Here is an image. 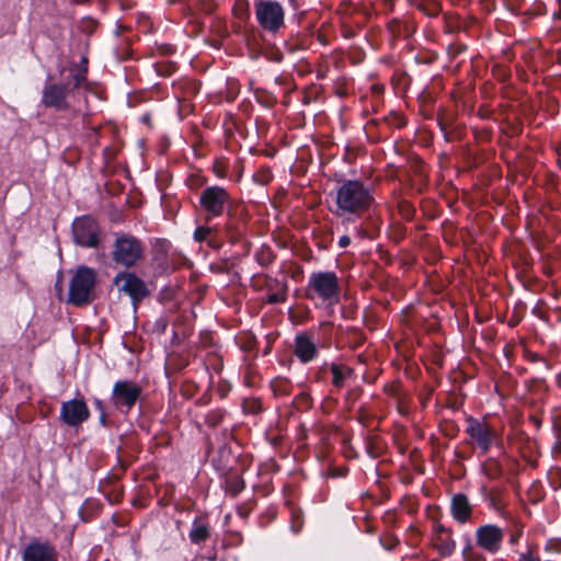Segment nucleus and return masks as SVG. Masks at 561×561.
Listing matches in <instances>:
<instances>
[{"mask_svg":"<svg viewBox=\"0 0 561 561\" xmlns=\"http://www.w3.org/2000/svg\"><path fill=\"white\" fill-rule=\"evenodd\" d=\"M371 202L369 191L362 183L348 181L336 190L330 210L339 217L359 215Z\"/></svg>","mask_w":561,"mask_h":561,"instance_id":"nucleus-1","label":"nucleus"},{"mask_svg":"<svg viewBox=\"0 0 561 561\" xmlns=\"http://www.w3.org/2000/svg\"><path fill=\"white\" fill-rule=\"evenodd\" d=\"M95 272L85 266L78 267L70 278L67 301L82 306L89 304L94 297Z\"/></svg>","mask_w":561,"mask_h":561,"instance_id":"nucleus-2","label":"nucleus"},{"mask_svg":"<svg viewBox=\"0 0 561 561\" xmlns=\"http://www.w3.org/2000/svg\"><path fill=\"white\" fill-rule=\"evenodd\" d=\"M307 296L312 300L319 299L328 305L335 304L340 297V286L335 274L332 272L311 274Z\"/></svg>","mask_w":561,"mask_h":561,"instance_id":"nucleus-3","label":"nucleus"},{"mask_svg":"<svg viewBox=\"0 0 561 561\" xmlns=\"http://www.w3.org/2000/svg\"><path fill=\"white\" fill-rule=\"evenodd\" d=\"M142 257V247L131 237L122 236L115 241L113 260L125 267L135 265Z\"/></svg>","mask_w":561,"mask_h":561,"instance_id":"nucleus-4","label":"nucleus"},{"mask_svg":"<svg viewBox=\"0 0 561 561\" xmlns=\"http://www.w3.org/2000/svg\"><path fill=\"white\" fill-rule=\"evenodd\" d=\"M255 14L260 25L270 32H276L284 24V10L278 2L271 0L256 2Z\"/></svg>","mask_w":561,"mask_h":561,"instance_id":"nucleus-5","label":"nucleus"},{"mask_svg":"<svg viewBox=\"0 0 561 561\" xmlns=\"http://www.w3.org/2000/svg\"><path fill=\"white\" fill-rule=\"evenodd\" d=\"M228 201L227 192L219 186L207 187L201 195V205L207 219L219 216Z\"/></svg>","mask_w":561,"mask_h":561,"instance_id":"nucleus-6","label":"nucleus"},{"mask_svg":"<svg viewBox=\"0 0 561 561\" xmlns=\"http://www.w3.org/2000/svg\"><path fill=\"white\" fill-rule=\"evenodd\" d=\"M73 237L77 244L93 248L98 244L99 228L94 220L80 218L73 222Z\"/></svg>","mask_w":561,"mask_h":561,"instance_id":"nucleus-7","label":"nucleus"},{"mask_svg":"<svg viewBox=\"0 0 561 561\" xmlns=\"http://www.w3.org/2000/svg\"><path fill=\"white\" fill-rule=\"evenodd\" d=\"M114 283L118 290L126 293L134 302L142 299L148 294L145 283L131 273L118 274Z\"/></svg>","mask_w":561,"mask_h":561,"instance_id":"nucleus-8","label":"nucleus"},{"mask_svg":"<svg viewBox=\"0 0 561 561\" xmlns=\"http://www.w3.org/2000/svg\"><path fill=\"white\" fill-rule=\"evenodd\" d=\"M467 432L482 451L490 448L495 437V432L488 423L473 419L468 420Z\"/></svg>","mask_w":561,"mask_h":561,"instance_id":"nucleus-9","label":"nucleus"},{"mask_svg":"<svg viewBox=\"0 0 561 561\" xmlns=\"http://www.w3.org/2000/svg\"><path fill=\"white\" fill-rule=\"evenodd\" d=\"M60 415L66 424L76 426L88 420L89 409L82 400H70L62 404Z\"/></svg>","mask_w":561,"mask_h":561,"instance_id":"nucleus-10","label":"nucleus"},{"mask_svg":"<svg viewBox=\"0 0 561 561\" xmlns=\"http://www.w3.org/2000/svg\"><path fill=\"white\" fill-rule=\"evenodd\" d=\"M502 529L494 525H485L477 530L478 545L489 552H496L502 543Z\"/></svg>","mask_w":561,"mask_h":561,"instance_id":"nucleus-11","label":"nucleus"},{"mask_svg":"<svg viewBox=\"0 0 561 561\" xmlns=\"http://www.w3.org/2000/svg\"><path fill=\"white\" fill-rule=\"evenodd\" d=\"M23 561H57V552L46 542L34 541L24 549Z\"/></svg>","mask_w":561,"mask_h":561,"instance_id":"nucleus-12","label":"nucleus"},{"mask_svg":"<svg viewBox=\"0 0 561 561\" xmlns=\"http://www.w3.org/2000/svg\"><path fill=\"white\" fill-rule=\"evenodd\" d=\"M67 94V88L56 83L47 84L43 91V103L46 106L64 108L66 107Z\"/></svg>","mask_w":561,"mask_h":561,"instance_id":"nucleus-13","label":"nucleus"},{"mask_svg":"<svg viewBox=\"0 0 561 561\" xmlns=\"http://www.w3.org/2000/svg\"><path fill=\"white\" fill-rule=\"evenodd\" d=\"M295 354L302 363H308L317 355V344L308 335H297Z\"/></svg>","mask_w":561,"mask_h":561,"instance_id":"nucleus-14","label":"nucleus"},{"mask_svg":"<svg viewBox=\"0 0 561 561\" xmlns=\"http://www.w3.org/2000/svg\"><path fill=\"white\" fill-rule=\"evenodd\" d=\"M139 388H114L113 401L121 410H129L139 397Z\"/></svg>","mask_w":561,"mask_h":561,"instance_id":"nucleus-15","label":"nucleus"},{"mask_svg":"<svg viewBox=\"0 0 561 561\" xmlns=\"http://www.w3.org/2000/svg\"><path fill=\"white\" fill-rule=\"evenodd\" d=\"M451 513L454 518L460 523H465L469 519L471 515V507L465 495L457 494L454 496L451 502Z\"/></svg>","mask_w":561,"mask_h":561,"instance_id":"nucleus-16","label":"nucleus"},{"mask_svg":"<svg viewBox=\"0 0 561 561\" xmlns=\"http://www.w3.org/2000/svg\"><path fill=\"white\" fill-rule=\"evenodd\" d=\"M323 374L331 375L332 382L337 385L341 382H348L351 380L352 371L344 366H339L336 364H331L330 366L323 369Z\"/></svg>","mask_w":561,"mask_h":561,"instance_id":"nucleus-17","label":"nucleus"},{"mask_svg":"<svg viewBox=\"0 0 561 561\" xmlns=\"http://www.w3.org/2000/svg\"><path fill=\"white\" fill-rule=\"evenodd\" d=\"M209 536L207 526L204 524L195 523L192 530L190 531V539L194 543H201L205 541Z\"/></svg>","mask_w":561,"mask_h":561,"instance_id":"nucleus-18","label":"nucleus"},{"mask_svg":"<svg viewBox=\"0 0 561 561\" xmlns=\"http://www.w3.org/2000/svg\"><path fill=\"white\" fill-rule=\"evenodd\" d=\"M439 553L444 557L450 556L455 550V542L451 540L449 536L445 539H440V542L437 545Z\"/></svg>","mask_w":561,"mask_h":561,"instance_id":"nucleus-19","label":"nucleus"},{"mask_svg":"<svg viewBox=\"0 0 561 561\" xmlns=\"http://www.w3.org/2000/svg\"><path fill=\"white\" fill-rule=\"evenodd\" d=\"M211 232V229L208 227H199L196 229L194 237L197 241L205 240Z\"/></svg>","mask_w":561,"mask_h":561,"instance_id":"nucleus-20","label":"nucleus"},{"mask_svg":"<svg viewBox=\"0 0 561 561\" xmlns=\"http://www.w3.org/2000/svg\"><path fill=\"white\" fill-rule=\"evenodd\" d=\"M85 70H80L73 75L75 87H80L81 82L85 80Z\"/></svg>","mask_w":561,"mask_h":561,"instance_id":"nucleus-21","label":"nucleus"},{"mask_svg":"<svg viewBox=\"0 0 561 561\" xmlns=\"http://www.w3.org/2000/svg\"><path fill=\"white\" fill-rule=\"evenodd\" d=\"M339 243H340V245H341V247H343V248H344V247H347V245L350 244V238H348V237H342V238L340 239V242H339Z\"/></svg>","mask_w":561,"mask_h":561,"instance_id":"nucleus-22","label":"nucleus"},{"mask_svg":"<svg viewBox=\"0 0 561 561\" xmlns=\"http://www.w3.org/2000/svg\"><path fill=\"white\" fill-rule=\"evenodd\" d=\"M55 288H56V291H57L59 298H61V282L60 280H57Z\"/></svg>","mask_w":561,"mask_h":561,"instance_id":"nucleus-23","label":"nucleus"},{"mask_svg":"<svg viewBox=\"0 0 561 561\" xmlns=\"http://www.w3.org/2000/svg\"><path fill=\"white\" fill-rule=\"evenodd\" d=\"M115 386L121 387V386H127V385L124 382H117Z\"/></svg>","mask_w":561,"mask_h":561,"instance_id":"nucleus-24","label":"nucleus"}]
</instances>
